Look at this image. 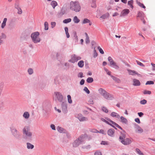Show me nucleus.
Listing matches in <instances>:
<instances>
[{
  "label": "nucleus",
  "instance_id": "6e6552de",
  "mask_svg": "<svg viewBox=\"0 0 155 155\" xmlns=\"http://www.w3.org/2000/svg\"><path fill=\"white\" fill-rule=\"evenodd\" d=\"M55 95L56 96L58 100L59 101H61L63 99V97L61 94L59 92H55L54 93Z\"/></svg>",
  "mask_w": 155,
  "mask_h": 155
},
{
  "label": "nucleus",
  "instance_id": "49530a36",
  "mask_svg": "<svg viewBox=\"0 0 155 155\" xmlns=\"http://www.w3.org/2000/svg\"><path fill=\"white\" fill-rule=\"evenodd\" d=\"M154 84V82L152 81H148L146 82V85L153 84Z\"/></svg>",
  "mask_w": 155,
  "mask_h": 155
},
{
  "label": "nucleus",
  "instance_id": "423d86ee",
  "mask_svg": "<svg viewBox=\"0 0 155 155\" xmlns=\"http://www.w3.org/2000/svg\"><path fill=\"white\" fill-rule=\"evenodd\" d=\"M81 59V58L80 57L78 56L75 54H73L71 56V58L69 61L74 63Z\"/></svg>",
  "mask_w": 155,
  "mask_h": 155
},
{
  "label": "nucleus",
  "instance_id": "6e6d98bb",
  "mask_svg": "<svg viewBox=\"0 0 155 155\" xmlns=\"http://www.w3.org/2000/svg\"><path fill=\"white\" fill-rule=\"evenodd\" d=\"M101 144L104 145H107L108 144V143L106 141H102L101 142Z\"/></svg>",
  "mask_w": 155,
  "mask_h": 155
},
{
  "label": "nucleus",
  "instance_id": "20e7f679",
  "mask_svg": "<svg viewBox=\"0 0 155 155\" xmlns=\"http://www.w3.org/2000/svg\"><path fill=\"white\" fill-rule=\"evenodd\" d=\"M39 33L38 32H35L31 35V37L35 43H37L40 41L41 39L39 37Z\"/></svg>",
  "mask_w": 155,
  "mask_h": 155
},
{
  "label": "nucleus",
  "instance_id": "f03ea898",
  "mask_svg": "<svg viewBox=\"0 0 155 155\" xmlns=\"http://www.w3.org/2000/svg\"><path fill=\"white\" fill-rule=\"evenodd\" d=\"M70 8L76 12H79L81 8L79 3L78 2L71 1L70 3Z\"/></svg>",
  "mask_w": 155,
  "mask_h": 155
},
{
  "label": "nucleus",
  "instance_id": "f3484780",
  "mask_svg": "<svg viewBox=\"0 0 155 155\" xmlns=\"http://www.w3.org/2000/svg\"><path fill=\"white\" fill-rule=\"evenodd\" d=\"M110 116L113 117H115L117 118H119L120 117L119 115L117 113L115 112H112L110 114Z\"/></svg>",
  "mask_w": 155,
  "mask_h": 155
},
{
  "label": "nucleus",
  "instance_id": "052dcab7",
  "mask_svg": "<svg viewBox=\"0 0 155 155\" xmlns=\"http://www.w3.org/2000/svg\"><path fill=\"white\" fill-rule=\"evenodd\" d=\"M151 65L152 66V70L153 71H155V64L152 63H151Z\"/></svg>",
  "mask_w": 155,
  "mask_h": 155
},
{
  "label": "nucleus",
  "instance_id": "bb28decb",
  "mask_svg": "<svg viewBox=\"0 0 155 155\" xmlns=\"http://www.w3.org/2000/svg\"><path fill=\"white\" fill-rule=\"evenodd\" d=\"M78 66L80 68H82L84 65V62L83 61H80L78 63Z\"/></svg>",
  "mask_w": 155,
  "mask_h": 155
},
{
  "label": "nucleus",
  "instance_id": "680f3d73",
  "mask_svg": "<svg viewBox=\"0 0 155 155\" xmlns=\"http://www.w3.org/2000/svg\"><path fill=\"white\" fill-rule=\"evenodd\" d=\"M51 127L52 130H55V127L54 125L53 124H51Z\"/></svg>",
  "mask_w": 155,
  "mask_h": 155
},
{
  "label": "nucleus",
  "instance_id": "72a5a7b5",
  "mask_svg": "<svg viewBox=\"0 0 155 155\" xmlns=\"http://www.w3.org/2000/svg\"><path fill=\"white\" fill-rule=\"evenodd\" d=\"M93 81V79L91 77L88 78L87 80V81L88 83H91Z\"/></svg>",
  "mask_w": 155,
  "mask_h": 155
},
{
  "label": "nucleus",
  "instance_id": "ea45409f",
  "mask_svg": "<svg viewBox=\"0 0 155 155\" xmlns=\"http://www.w3.org/2000/svg\"><path fill=\"white\" fill-rule=\"evenodd\" d=\"M86 35V42L87 43H88L89 42V38L87 34L86 33H85Z\"/></svg>",
  "mask_w": 155,
  "mask_h": 155
},
{
  "label": "nucleus",
  "instance_id": "79ce46f5",
  "mask_svg": "<svg viewBox=\"0 0 155 155\" xmlns=\"http://www.w3.org/2000/svg\"><path fill=\"white\" fill-rule=\"evenodd\" d=\"M137 3L138 5L140 7L143 8H145L146 7L142 3H141L140 2H137Z\"/></svg>",
  "mask_w": 155,
  "mask_h": 155
},
{
  "label": "nucleus",
  "instance_id": "5701e85b",
  "mask_svg": "<svg viewBox=\"0 0 155 155\" xmlns=\"http://www.w3.org/2000/svg\"><path fill=\"white\" fill-rule=\"evenodd\" d=\"M73 20L74 23L77 24L80 21L79 19L77 16H75Z\"/></svg>",
  "mask_w": 155,
  "mask_h": 155
},
{
  "label": "nucleus",
  "instance_id": "2eb2a0df",
  "mask_svg": "<svg viewBox=\"0 0 155 155\" xmlns=\"http://www.w3.org/2000/svg\"><path fill=\"white\" fill-rule=\"evenodd\" d=\"M133 84L134 86H139L140 85V81L137 79H133Z\"/></svg>",
  "mask_w": 155,
  "mask_h": 155
},
{
  "label": "nucleus",
  "instance_id": "0e129e2a",
  "mask_svg": "<svg viewBox=\"0 0 155 155\" xmlns=\"http://www.w3.org/2000/svg\"><path fill=\"white\" fill-rule=\"evenodd\" d=\"M83 74L82 72H80L78 75L79 77L82 78L83 77Z\"/></svg>",
  "mask_w": 155,
  "mask_h": 155
},
{
  "label": "nucleus",
  "instance_id": "864d4df0",
  "mask_svg": "<svg viewBox=\"0 0 155 155\" xmlns=\"http://www.w3.org/2000/svg\"><path fill=\"white\" fill-rule=\"evenodd\" d=\"M91 7L93 8H95L96 7V5L95 1H93L91 4Z\"/></svg>",
  "mask_w": 155,
  "mask_h": 155
},
{
  "label": "nucleus",
  "instance_id": "37998d69",
  "mask_svg": "<svg viewBox=\"0 0 155 155\" xmlns=\"http://www.w3.org/2000/svg\"><path fill=\"white\" fill-rule=\"evenodd\" d=\"M98 49L101 53L103 54L104 53L102 49L99 46L98 47Z\"/></svg>",
  "mask_w": 155,
  "mask_h": 155
},
{
  "label": "nucleus",
  "instance_id": "4d7b16f0",
  "mask_svg": "<svg viewBox=\"0 0 155 155\" xmlns=\"http://www.w3.org/2000/svg\"><path fill=\"white\" fill-rule=\"evenodd\" d=\"M28 72L30 74H31L33 73V70L31 68H30L28 69Z\"/></svg>",
  "mask_w": 155,
  "mask_h": 155
},
{
  "label": "nucleus",
  "instance_id": "09e8293b",
  "mask_svg": "<svg viewBox=\"0 0 155 155\" xmlns=\"http://www.w3.org/2000/svg\"><path fill=\"white\" fill-rule=\"evenodd\" d=\"M98 133H101L103 134H106V132L105 130H104L103 129H101L99 131V132Z\"/></svg>",
  "mask_w": 155,
  "mask_h": 155
},
{
  "label": "nucleus",
  "instance_id": "f257e3e1",
  "mask_svg": "<svg viewBox=\"0 0 155 155\" xmlns=\"http://www.w3.org/2000/svg\"><path fill=\"white\" fill-rule=\"evenodd\" d=\"M126 134L125 132L123 131L121 132V134L119 137V141L123 144L127 145L130 144L132 140L131 139L127 138L125 139Z\"/></svg>",
  "mask_w": 155,
  "mask_h": 155
},
{
  "label": "nucleus",
  "instance_id": "7ed1b4c3",
  "mask_svg": "<svg viewBox=\"0 0 155 155\" xmlns=\"http://www.w3.org/2000/svg\"><path fill=\"white\" fill-rule=\"evenodd\" d=\"M23 133L27 137L31 138L32 133L30 131V128L28 126H25L23 129Z\"/></svg>",
  "mask_w": 155,
  "mask_h": 155
},
{
  "label": "nucleus",
  "instance_id": "b1692460",
  "mask_svg": "<svg viewBox=\"0 0 155 155\" xmlns=\"http://www.w3.org/2000/svg\"><path fill=\"white\" fill-rule=\"evenodd\" d=\"M51 5L53 7V8L54 9L55 7L57 5L58 3L55 1H53L51 2Z\"/></svg>",
  "mask_w": 155,
  "mask_h": 155
},
{
  "label": "nucleus",
  "instance_id": "ddd939ff",
  "mask_svg": "<svg viewBox=\"0 0 155 155\" xmlns=\"http://www.w3.org/2000/svg\"><path fill=\"white\" fill-rule=\"evenodd\" d=\"M127 71L130 75H140V74H138L135 71L128 69Z\"/></svg>",
  "mask_w": 155,
  "mask_h": 155
},
{
  "label": "nucleus",
  "instance_id": "a211bd4d",
  "mask_svg": "<svg viewBox=\"0 0 155 155\" xmlns=\"http://www.w3.org/2000/svg\"><path fill=\"white\" fill-rule=\"evenodd\" d=\"M110 122L111 124V125H110L111 126L113 127L115 129H117V128H116L115 127H114V126H115L117 127H118L119 126L118 124H117V123H115V122H114L113 121H110Z\"/></svg>",
  "mask_w": 155,
  "mask_h": 155
},
{
  "label": "nucleus",
  "instance_id": "bf43d9fd",
  "mask_svg": "<svg viewBox=\"0 0 155 155\" xmlns=\"http://www.w3.org/2000/svg\"><path fill=\"white\" fill-rule=\"evenodd\" d=\"M94 155H102V154L100 152L97 151L95 153Z\"/></svg>",
  "mask_w": 155,
  "mask_h": 155
},
{
  "label": "nucleus",
  "instance_id": "c756f323",
  "mask_svg": "<svg viewBox=\"0 0 155 155\" xmlns=\"http://www.w3.org/2000/svg\"><path fill=\"white\" fill-rule=\"evenodd\" d=\"M90 132L94 133H98L99 131L94 128L90 129L89 130Z\"/></svg>",
  "mask_w": 155,
  "mask_h": 155
},
{
  "label": "nucleus",
  "instance_id": "f704fd0d",
  "mask_svg": "<svg viewBox=\"0 0 155 155\" xmlns=\"http://www.w3.org/2000/svg\"><path fill=\"white\" fill-rule=\"evenodd\" d=\"M101 108L102 111L105 113H107L108 112V110L107 107L103 106Z\"/></svg>",
  "mask_w": 155,
  "mask_h": 155
},
{
  "label": "nucleus",
  "instance_id": "f8f14e48",
  "mask_svg": "<svg viewBox=\"0 0 155 155\" xmlns=\"http://www.w3.org/2000/svg\"><path fill=\"white\" fill-rule=\"evenodd\" d=\"M104 98L107 100L111 99V96L110 95L107 93L106 92L103 95Z\"/></svg>",
  "mask_w": 155,
  "mask_h": 155
},
{
  "label": "nucleus",
  "instance_id": "412c9836",
  "mask_svg": "<svg viewBox=\"0 0 155 155\" xmlns=\"http://www.w3.org/2000/svg\"><path fill=\"white\" fill-rule=\"evenodd\" d=\"M6 35L4 33H2L0 36V41H3L6 38Z\"/></svg>",
  "mask_w": 155,
  "mask_h": 155
},
{
  "label": "nucleus",
  "instance_id": "cd10ccee",
  "mask_svg": "<svg viewBox=\"0 0 155 155\" xmlns=\"http://www.w3.org/2000/svg\"><path fill=\"white\" fill-rule=\"evenodd\" d=\"M111 66H113V68L116 69H118L119 68V66L115 62L111 64Z\"/></svg>",
  "mask_w": 155,
  "mask_h": 155
},
{
  "label": "nucleus",
  "instance_id": "3c124183",
  "mask_svg": "<svg viewBox=\"0 0 155 155\" xmlns=\"http://www.w3.org/2000/svg\"><path fill=\"white\" fill-rule=\"evenodd\" d=\"M147 101L145 99H143L142 101H140V103L142 104H144L147 103Z\"/></svg>",
  "mask_w": 155,
  "mask_h": 155
},
{
  "label": "nucleus",
  "instance_id": "a19ab883",
  "mask_svg": "<svg viewBox=\"0 0 155 155\" xmlns=\"http://www.w3.org/2000/svg\"><path fill=\"white\" fill-rule=\"evenodd\" d=\"M111 77L114 80L117 82H119L120 81L119 79L118 78H117L116 77L113 76L112 75H111Z\"/></svg>",
  "mask_w": 155,
  "mask_h": 155
},
{
  "label": "nucleus",
  "instance_id": "4468645a",
  "mask_svg": "<svg viewBox=\"0 0 155 155\" xmlns=\"http://www.w3.org/2000/svg\"><path fill=\"white\" fill-rule=\"evenodd\" d=\"M135 131L137 133L140 134L143 132V130L139 126L137 125Z\"/></svg>",
  "mask_w": 155,
  "mask_h": 155
},
{
  "label": "nucleus",
  "instance_id": "e433bc0d",
  "mask_svg": "<svg viewBox=\"0 0 155 155\" xmlns=\"http://www.w3.org/2000/svg\"><path fill=\"white\" fill-rule=\"evenodd\" d=\"M136 150L137 153L140 155H144L143 153L139 149L137 148L136 149Z\"/></svg>",
  "mask_w": 155,
  "mask_h": 155
},
{
  "label": "nucleus",
  "instance_id": "39448f33",
  "mask_svg": "<svg viewBox=\"0 0 155 155\" xmlns=\"http://www.w3.org/2000/svg\"><path fill=\"white\" fill-rule=\"evenodd\" d=\"M84 140V135L79 137L78 138L75 140L73 143L74 147H77L83 142Z\"/></svg>",
  "mask_w": 155,
  "mask_h": 155
},
{
  "label": "nucleus",
  "instance_id": "5fc2aeb1",
  "mask_svg": "<svg viewBox=\"0 0 155 155\" xmlns=\"http://www.w3.org/2000/svg\"><path fill=\"white\" fill-rule=\"evenodd\" d=\"M97 54L96 52V50H94V53L93 55V57L94 58H95L97 57Z\"/></svg>",
  "mask_w": 155,
  "mask_h": 155
},
{
  "label": "nucleus",
  "instance_id": "6ab92c4d",
  "mask_svg": "<svg viewBox=\"0 0 155 155\" xmlns=\"http://www.w3.org/2000/svg\"><path fill=\"white\" fill-rule=\"evenodd\" d=\"M121 121L123 123L127 124V120L123 116L120 117Z\"/></svg>",
  "mask_w": 155,
  "mask_h": 155
},
{
  "label": "nucleus",
  "instance_id": "774afa93",
  "mask_svg": "<svg viewBox=\"0 0 155 155\" xmlns=\"http://www.w3.org/2000/svg\"><path fill=\"white\" fill-rule=\"evenodd\" d=\"M6 25V24L2 23L1 25V27L2 28H3Z\"/></svg>",
  "mask_w": 155,
  "mask_h": 155
},
{
  "label": "nucleus",
  "instance_id": "7c9ffc66",
  "mask_svg": "<svg viewBox=\"0 0 155 155\" xmlns=\"http://www.w3.org/2000/svg\"><path fill=\"white\" fill-rule=\"evenodd\" d=\"M108 61L110 63V65H111V64H112L114 62V61L113 60L111 57H108Z\"/></svg>",
  "mask_w": 155,
  "mask_h": 155
},
{
  "label": "nucleus",
  "instance_id": "473e14b6",
  "mask_svg": "<svg viewBox=\"0 0 155 155\" xmlns=\"http://www.w3.org/2000/svg\"><path fill=\"white\" fill-rule=\"evenodd\" d=\"M71 19L70 18H69L65 19L63 21V22L64 23H68L71 22Z\"/></svg>",
  "mask_w": 155,
  "mask_h": 155
},
{
  "label": "nucleus",
  "instance_id": "69168bd1",
  "mask_svg": "<svg viewBox=\"0 0 155 155\" xmlns=\"http://www.w3.org/2000/svg\"><path fill=\"white\" fill-rule=\"evenodd\" d=\"M84 79H82L80 82V84L81 85L84 84Z\"/></svg>",
  "mask_w": 155,
  "mask_h": 155
},
{
  "label": "nucleus",
  "instance_id": "a18cd8bd",
  "mask_svg": "<svg viewBox=\"0 0 155 155\" xmlns=\"http://www.w3.org/2000/svg\"><path fill=\"white\" fill-rule=\"evenodd\" d=\"M143 93L145 94H151V92L150 91H149L145 90L144 91Z\"/></svg>",
  "mask_w": 155,
  "mask_h": 155
},
{
  "label": "nucleus",
  "instance_id": "9b49d317",
  "mask_svg": "<svg viewBox=\"0 0 155 155\" xmlns=\"http://www.w3.org/2000/svg\"><path fill=\"white\" fill-rule=\"evenodd\" d=\"M107 133L109 136L113 137L114 136L115 131L113 129H110L108 130Z\"/></svg>",
  "mask_w": 155,
  "mask_h": 155
},
{
  "label": "nucleus",
  "instance_id": "1a4fd4ad",
  "mask_svg": "<svg viewBox=\"0 0 155 155\" xmlns=\"http://www.w3.org/2000/svg\"><path fill=\"white\" fill-rule=\"evenodd\" d=\"M12 133L14 136L16 137H18L20 136L17 130L15 128H13L12 130Z\"/></svg>",
  "mask_w": 155,
  "mask_h": 155
},
{
  "label": "nucleus",
  "instance_id": "4be33fe9",
  "mask_svg": "<svg viewBox=\"0 0 155 155\" xmlns=\"http://www.w3.org/2000/svg\"><path fill=\"white\" fill-rule=\"evenodd\" d=\"M101 120L103 121L104 122H105V123H107V124H109V125H111V124L110 122V121H111L112 120H111L109 119H107V120H106L105 119H104L103 118H102L101 119Z\"/></svg>",
  "mask_w": 155,
  "mask_h": 155
},
{
  "label": "nucleus",
  "instance_id": "338daca9",
  "mask_svg": "<svg viewBox=\"0 0 155 155\" xmlns=\"http://www.w3.org/2000/svg\"><path fill=\"white\" fill-rule=\"evenodd\" d=\"M138 114L140 117H142L143 115V114L142 112L138 113Z\"/></svg>",
  "mask_w": 155,
  "mask_h": 155
},
{
  "label": "nucleus",
  "instance_id": "a878e982",
  "mask_svg": "<svg viewBox=\"0 0 155 155\" xmlns=\"http://www.w3.org/2000/svg\"><path fill=\"white\" fill-rule=\"evenodd\" d=\"M27 148L28 149H33L34 147V146L29 143H27Z\"/></svg>",
  "mask_w": 155,
  "mask_h": 155
},
{
  "label": "nucleus",
  "instance_id": "2f4dec72",
  "mask_svg": "<svg viewBox=\"0 0 155 155\" xmlns=\"http://www.w3.org/2000/svg\"><path fill=\"white\" fill-rule=\"evenodd\" d=\"M133 0H130L128 2V4L130 6V7L133 9L134 8L133 6Z\"/></svg>",
  "mask_w": 155,
  "mask_h": 155
},
{
  "label": "nucleus",
  "instance_id": "de8ad7c7",
  "mask_svg": "<svg viewBox=\"0 0 155 155\" xmlns=\"http://www.w3.org/2000/svg\"><path fill=\"white\" fill-rule=\"evenodd\" d=\"M104 70L106 71L107 74L111 76L110 74L111 73V72L110 71H109L107 69L105 68H104Z\"/></svg>",
  "mask_w": 155,
  "mask_h": 155
},
{
  "label": "nucleus",
  "instance_id": "aec40b11",
  "mask_svg": "<svg viewBox=\"0 0 155 155\" xmlns=\"http://www.w3.org/2000/svg\"><path fill=\"white\" fill-rule=\"evenodd\" d=\"M98 91L99 93L102 95L106 92L104 89L102 88H100L98 90Z\"/></svg>",
  "mask_w": 155,
  "mask_h": 155
},
{
  "label": "nucleus",
  "instance_id": "393cba45",
  "mask_svg": "<svg viewBox=\"0 0 155 155\" xmlns=\"http://www.w3.org/2000/svg\"><path fill=\"white\" fill-rule=\"evenodd\" d=\"M30 116L29 113L28 112H25L23 114V117L25 119H28Z\"/></svg>",
  "mask_w": 155,
  "mask_h": 155
},
{
  "label": "nucleus",
  "instance_id": "e2e57ef3",
  "mask_svg": "<svg viewBox=\"0 0 155 155\" xmlns=\"http://www.w3.org/2000/svg\"><path fill=\"white\" fill-rule=\"evenodd\" d=\"M135 121L138 124H140V119L138 118H136L135 119Z\"/></svg>",
  "mask_w": 155,
  "mask_h": 155
},
{
  "label": "nucleus",
  "instance_id": "c85d7f7f",
  "mask_svg": "<svg viewBox=\"0 0 155 155\" xmlns=\"http://www.w3.org/2000/svg\"><path fill=\"white\" fill-rule=\"evenodd\" d=\"M109 16V13H107L105 14H104L102 16H101L100 18H102L103 19H105L108 17Z\"/></svg>",
  "mask_w": 155,
  "mask_h": 155
},
{
  "label": "nucleus",
  "instance_id": "c03bdc74",
  "mask_svg": "<svg viewBox=\"0 0 155 155\" xmlns=\"http://www.w3.org/2000/svg\"><path fill=\"white\" fill-rule=\"evenodd\" d=\"M136 61L137 63V64L140 65V66H142V67L145 66L144 65L143 63H142L140 61H137V60H136Z\"/></svg>",
  "mask_w": 155,
  "mask_h": 155
},
{
  "label": "nucleus",
  "instance_id": "c9c22d12",
  "mask_svg": "<svg viewBox=\"0 0 155 155\" xmlns=\"http://www.w3.org/2000/svg\"><path fill=\"white\" fill-rule=\"evenodd\" d=\"M67 97L68 103L70 104L72 103V101L71 96L70 95H68L67 96Z\"/></svg>",
  "mask_w": 155,
  "mask_h": 155
},
{
  "label": "nucleus",
  "instance_id": "9d476101",
  "mask_svg": "<svg viewBox=\"0 0 155 155\" xmlns=\"http://www.w3.org/2000/svg\"><path fill=\"white\" fill-rule=\"evenodd\" d=\"M129 10L126 9L123 10L120 14V16H124L127 15L129 12Z\"/></svg>",
  "mask_w": 155,
  "mask_h": 155
},
{
  "label": "nucleus",
  "instance_id": "dca6fc26",
  "mask_svg": "<svg viewBox=\"0 0 155 155\" xmlns=\"http://www.w3.org/2000/svg\"><path fill=\"white\" fill-rule=\"evenodd\" d=\"M89 23V25H92V23L91 22L90 20L87 18H84L83 20L82 23L83 24Z\"/></svg>",
  "mask_w": 155,
  "mask_h": 155
},
{
  "label": "nucleus",
  "instance_id": "58836bf2",
  "mask_svg": "<svg viewBox=\"0 0 155 155\" xmlns=\"http://www.w3.org/2000/svg\"><path fill=\"white\" fill-rule=\"evenodd\" d=\"M45 25V30H48V23L46 21L44 24Z\"/></svg>",
  "mask_w": 155,
  "mask_h": 155
},
{
  "label": "nucleus",
  "instance_id": "0eeeda50",
  "mask_svg": "<svg viewBox=\"0 0 155 155\" xmlns=\"http://www.w3.org/2000/svg\"><path fill=\"white\" fill-rule=\"evenodd\" d=\"M77 117L80 121H87L88 120V119L87 117H84L81 114H79L78 115Z\"/></svg>",
  "mask_w": 155,
  "mask_h": 155
},
{
  "label": "nucleus",
  "instance_id": "603ef678",
  "mask_svg": "<svg viewBox=\"0 0 155 155\" xmlns=\"http://www.w3.org/2000/svg\"><path fill=\"white\" fill-rule=\"evenodd\" d=\"M18 11L17 13L18 14H21L22 13V11L20 8H18Z\"/></svg>",
  "mask_w": 155,
  "mask_h": 155
},
{
  "label": "nucleus",
  "instance_id": "8fccbe9b",
  "mask_svg": "<svg viewBox=\"0 0 155 155\" xmlns=\"http://www.w3.org/2000/svg\"><path fill=\"white\" fill-rule=\"evenodd\" d=\"M84 90L88 94H89L90 93V91L86 87H84Z\"/></svg>",
  "mask_w": 155,
  "mask_h": 155
},
{
  "label": "nucleus",
  "instance_id": "13d9d810",
  "mask_svg": "<svg viewBox=\"0 0 155 155\" xmlns=\"http://www.w3.org/2000/svg\"><path fill=\"white\" fill-rule=\"evenodd\" d=\"M51 26L52 28H54L56 25V23L55 22H52L51 23Z\"/></svg>",
  "mask_w": 155,
  "mask_h": 155
},
{
  "label": "nucleus",
  "instance_id": "4c0bfd02",
  "mask_svg": "<svg viewBox=\"0 0 155 155\" xmlns=\"http://www.w3.org/2000/svg\"><path fill=\"white\" fill-rule=\"evenodd\" d=\"M57 129L60 133L63 132L64 130V129L62 128L59 126L57 128Z\"/></svg>",
  "mask_w": 155,
  "mask_h": 155
}]
</instances>
